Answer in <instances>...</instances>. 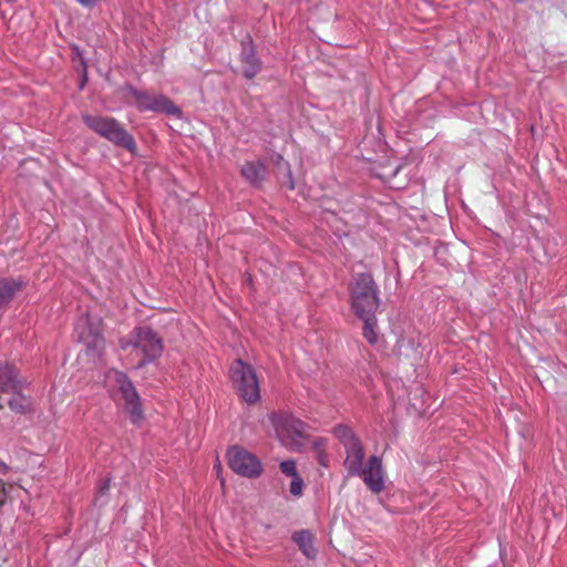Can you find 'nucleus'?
<instances>
[{"mask_svg":"<svg viewBox=\"0 0 567 567\" xmlns=\"http://www.w3.org/2000/svg\"><path fill=\"white\" fill-rule=\"evenodd\" d=\"M380 306L379 289L369 272L357 274L351 285V308L358 318L375 315Z\"/></svg>","mask_w":567,"mask_h":567,"instance_id":"nucleus-1","label":"nucleus"},{"mask_svg":"<svg viewBox=\"0 0 567 567\" xmlns=\"http://www.w3.org/2000/svg\"><path fill=\"white\" fill-rule=\"evenodd\" d=\"M82 120L94 133L104 137L115 146L135 154L137 146L132 134L115 118L83 114Z\"/></svg>","mask_w":567,"mask_h":567,"instance_id":"nucleus-2","label":"nucleus"},{"mask_svg":"<svg viewBox=\"0 0 567 567\" xmlns=\"http://www.w3.org/2000/svg\"><path fill=\"white\" fill-rule=\"evenodd\" d=\"M231 382L238 396L248 404H255L260 399L259 382L254 368L238 359L229 369Z\"/></svg>","mask_w":567,"mask_h":567,"instance_id":"nucleus-3","label":"nucleus"},{"mask_svg":"<svg viewBox=\"0 0 567 567\" xmlns=\"http://www.w3.org/2000/svg\"><path fill=\"white\" fill-rule=\"evenodd\" d=\"M133 333L134 341H132L131 344L143 354L138 368L154 362L162 355L164 350L163 339L151 327H137L134 329Z\"/></svg>","mask_w":567,"mask_h":567,"instance_id":"nucleus-4","label":"nucleus"},{"mask_svg":"<svg viewBox=\"0 0 567 567\" xmlns=\"http://www.w3.org/2000/svg\"><path fill=\"white\" fill-rule=\"evenodd\" d=\"M126 91L136 101V106L141 112L152 111L176 117L182 115L181 109L176 106L171 99L163 94H150L148 92L138 90L133 85H127Z\"/></svg>","mask_w":567,"mask_h":567,"instance_id":"nucleus-5","label":"nucleus"},{"mask_svg":"<svg viewBox=\"0 0 567 567\" xmlns=\"http://www.w3.org/2000/svg\"><path fill=\"white\" fill-rule=\"evenodd\" d=\"M229 467L244 477H258L262 472L261 462L247 450L237 445L227 451Z\"/></svg>","mask_w":567,"mask_h":567,"instance_id":"nucleus-6","label":"nucleus"},{"mask_svg":"<svg viewBox=\"0 0 567 567\" xmlns=\"http://www.w3.org/2000/svg\"><path fill=\"white\" fill-rule=\"evenodd\" d=\"M115 381L132 422L138 423L143 419V409L136 389L128 377L123 372H116Z\"/></svg>","mask_w":567,"mask_h":567,"instance_id":"nucleus-7","label":"nucleus"},{"mask_svg":"<svg viewBox=\"0 0 567 567\" xmlns=\"http://www.w3.org/2000/svg\"><path fill=\"white\" fill-rule=\"evenodd\" d=\"M241 50L239 61L241 63V74L247 80H252L262 69V62L257 56L256 48L250 34H246L240 41Z\"/></svg>","mask_w":567,"mask_h":567,"instance_id":"nucleus-8","label":"nucleus"},{"mask_svg":"<svg viewBox=\"0 0 567 567\" xmlns=\"http://www.w3.org/2000/svg\"><path fill=\"white\" fill-rule=\"evenodd\" d=\"M355 476H360L367 487L374 494L381 493L384 488L382 461L377 455L370 456L367 466L362 467V472Z\"/></svg>","mask_w":567,"mask_h":567,"instance_id":"nucleus-9","label":"nucleus"},{"mask_svg":"<svg viewBox=\"0 0 567 567\" xmlns=\"http://www.w3.org/2000/svg\"><path fill=\"white\" fill-rule=\"evenodd\" d=\"M87 326V333L83 337L86 354L93 360L100 359L104 352L105 340L99 329V324L94 326L89 320Z\"/></svg>","mask_w":567,"mask_h":567,"instance_id":"nucleus-10","label":"nucleus"},{"mask_svg":"<svg viewBox=\"0 0 567 567\" xmlns=\"http://www.w3.org/2000/svg\"><path fill=\"white\" fill-rule=\"evenodd\" d=\"M20 386L17 369L8 363H0V410L6 405L4 394L16 391Z\"/></svg>","mask_w":567,"mask_h":567,"instance_id":"nucleus-11","label":"nucleus"},{"mask_svg":"<svg viewBox=\"0 0 567 567\" xmlns=\"http://www.w3.org/2000/svg\"><path fill=\"white\" fill-rule=\"evenodd\" d=\"M269 419L278 433L286 432L288 435L296 436H301L303 433V423L291 415H279L277 413H271Z\"/></svg>","mask_w":567,"mask_h":567,"instance_id":"nucleus-12","label":"nucleus"},{"mask_svg":"<svg viewBox=\"0 0 567 567\" xmlns=\"http://www.w3.org/2000/svg\"><path fill=\"white\" fill-rule=\"evenodd\" d=\"M347 457L343 465L349 476H355L362 472L364 451L360 441L344 447Z\"/></svg>","mask_w":567,"mask_h":567,"instance_id":"nucleus-13","label":"nucleus"},{"mask_svg":"<svg viewBox=\"0 0 567 567\" xmlns=\"http://www.w3.org/2000/svg\"><path fill=\"white\" fill-rule=\"evenodd\" d=\"M241 176L254 187H261L268 175L266 165L260 162H246L240 169Z\"/></svg>","mask_w":567,"mask_h":567,"instance_id":"nucleus-14","label":"nucleus"},{"mask_svg":"<svg viewBox=\"0 0 567 567\" xmlns=\"http://www.w3.org/2000/svg\"><path fill=\"white\" fill-rule=\"evenodd\" d=\"M23 282L12 278L0 279V309L7 307L14 295L21 290Z\"/></svg>","mask_w":567,"mask_h":567,"instance_id":"nucleus-15","label":"nucleus"},{"mask_svg":"<svg viewBox=\"0 0 567 567\" xmlns=\"http://www.w3.org/2000/svg\"><path fill=\"white\" fill-rule=\"evenodd\" d=\"M292 540L297 544L302 554L308 558H315L317 550L313 547V536L308 529H301L292 535Z\"/></svg>","mask_w":567,"mask_h":567,"instance_id":"nucleus-16","label":"nucleus"},{"mask_svg":"<svg viewBox=\"0 0 567 567\" xmlns=\"http://www.w3.org/2000/svg\"><path fill=\"white\" fill-rule=\"evenodd\" d=\"M20 390L21 385L16 391L9 392L11 396L9 400H6V404L14 413L25 414L30 410V400Z\"/></svg>","mask_w":567,"mask_h":567,"instance_id":"nucleus-17","label":"nucleus"},{"mask_svg":"<svg viewBox=\"0 0 567 567\" xmlns=\"http://www.w3.org/2000/svg\"><path fill=\"white\" fill-rule=\"evenodd\" d=\"M333 434L340 441V443L343 445V447H347L358 441L359 437L353 433V431L348 427L347 425L339 424L333 427Z\"/></svg>","mask_w":567,"mask_h":567,"instance_id":"nucleus-18","label":"nucleus"},{"mask_svg":"<svg viewBox=\"0 0 567 567\" xmlns=\"http://www.w3.org/2000/svg\"><path fill=\"white\" fill-rule=\"evenodd\" d=\"M363 321V337L369 343L375 344L378 342V333L375 331L377 320L374 315H367L365 318H360Z\"/></svg>","mask_w":567,"mask_h":567,"instance_id":"nucleus-19","label":"nucleus"},{"mask_svg":"<svg viewBox=\"0 0 567 567\" xmlns=\"http://www.w3.org/2000/svg\"><path fill=\"white\" fill-rule=\"evenodd\" d=\"M279 179L288 189H295L296 186L290 167L284 169L282 173L279 174Z\"/></svg>","mask_w":567,"mask_h":567,"instance_id":"nucleus-20","label":"nucleus"},{"mask_svg":"<svg viewBox=\"0 0 567 567\" xmlns=\"http://www.w3.org/2000/svg\"><path fill=\"white\" fill-rule=\"evenodd\" d=\"M280 471L287 476L295 477L298 474L296 463L292 460H286L280 463Z\"/></svg>","mask_w":567,"mask_h":567,"instance_id":"nucleus-21","label":"nucleus"},{"mask_svg":"<svg viewBox=\"0 0 567 567\" xmlns=\"http://www.w3.org/2000/svg\"><path fill=\"white\" fill-rule=\"evenodd\" d=\"M302 488L303 480L300 477V475L292 477V481L290 483V493L293 496H300L302 494Z\"/></svg>","mask_w":567,"mask_h":567,"instance_id":"nucleus-22","label":"nucleus"},{"mask_svg":"<svg viewBox=\"0 0 567 567\" xmlns=\"http://www.w3.org/2000/svg\"><path fill=\"white\" fill-rule=\"evenodd\" d=\"M272 162L278 171V174L282 173L284 169L290 167V164L287 161H285L284 156L279 153L274 154Z\"/></svg>","mask_w":567,"mask_h":567,"instance_id":"nucleus-23","label":"nucleus"},{"mask_svg":"<svg viewBox=\"0 0 567 567\" xmlns=\"http://www.w3.org/2000/svg\"><path fill=\"white\" fill-rule=\"evenodd\" d=\"M8 488L4 481L0 478V508L7 503Z\"/></svg>","mask_w":567,"mask_h":567,"instance_id":"nucleus-24","label":"nucleus"},{"mask_svg":"<svg viewBox=\"0 0 567 567\" xmlns=\"http://www.w3.org/2000/svg\"><path fill=\"white\" fill-rule=\"evenodd\" d=\"M75 1L79 2L84 8H93L97 3V0H75Z\"/></svg>","mask_w":567,"mask_h":567,"instance_id":"nucleus-25","label":"nucleus"},{"mask_svg":"<svg viewBox=\"0 0 567 567\" xmlns=\"http://www.w3.org/2000/svg\"><path fill=\"white\" fill-rule=\"evenodd\" d=\"M399 171H400V166H396L389 175L382 174V175H380V177L384 178V179L386 178L389 181L390 178L395 177L396 174L399 173Z\"/></svg>","mask_w":567,"mask_h":567,"instance_id":"nucleus-26","label":"nucleus"},{"mask_svg":"<svg viewBox=\"0 0 567 567\" xmlns=\"http://www.w3.org/2000/svg\"><path fill=\"white\" fill-rule=\"evenodd\" d=\"M320 465L328 466V456L324 453H320L318 456Z\"/></svg>","mask_w":567,"mask_h":567,"instance_id":"nucleus-27","label":"nucleus"},{"mask_svg":"<svg viewBox=\"0 0 567 567\" xmlns=\"http://www.w3.org/2000/svg\"><path fill=\"white\" fill-rule=\"evenodd\" d=\"M8 471H9V466L4 462L0 461V473L6 474V473H8Z\"/></svg>","mask_w":567,"mask_h":567,"instance_id":"nucleus-28","label":"nucleus"},{"mask_svg":"<svg viewBox=\"0 0 567 567\" xmlns=\"http://www.w3.org/2000/svg\"><path fill=\"white\" fill-rule=\"evenodd\" d=\"M109 487H110V482H109V480H106V481H104V482H103V484L101 485V487H100V492H101V493H105V492L109 489Z\"/></svg>","mask_w":567,"mask_h":567,"instance_id":"nucleus-29","label":"nucleus"}]
</instances>
